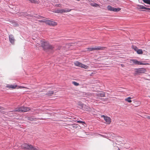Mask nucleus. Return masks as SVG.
Returning a JSON list of instances; mask_svg holds the SVG:
<instances>
[{
    "label": "nucleus",
    "mask_w": 150,
    "mask_h": 150,
    "mask_svg": "<svg viewBox=\"0 0 150 150\" xmlns=\"http://www.w3.org/2000/svg\"><path fill=\"white\" fill-rule=\"evenodd\" d=\"M130 63L132 65H134V64L137 65H144L145 64L135 59H131L130 60Z\"/></svg>",
    "instance_id": "nucleus-5"
},
{
    "label": "nucleus",
    "mask_w": 150,
    "mask_h": 150,
    "mask_svg": "<svg viewBox=\"0 0 150 150\" xmlns=\"http://www.w3.org/2000/svg\"><path fill=\"white\" fill-rule=\"evenodd\" d=\"M99 135L101 136H102L103 137H106V136H106V135H101V134H99Z\"/></svg>",
    "instance_id": "nucleus-34"
},
{
    "label": "nucleus",
    "mask_w": 150,
    "mask_h": 150,
    "mask_svg": "<svg viewBox=\"0 0 150 150\" xmlns=\"http://www.w3.org/2000/svg\"><path fill=\"white\" fill-rule=\"evenodd\" d=\"M14 26H17L18 25L17 23H15L13 25Z\"/></svg>",
    "instance_id": "nucleus-32"
},
{
    "label": "nucleus",
    "mask_w": 150,
    "mask_h": 150,
    "mask_svg": "<svg viewBox=\"0 0 150 150\" xmlns=\"http://www.w3.org/2000/svg\"><path fill=\"white\" fill-rule=\"evenodd\" d=\"M136 72L137 73H144L145 71L146 70L144 68H140L139 69H136Z\"/></svg>",
    "instance_id": "nucleus-11"
},
{
    "label": "nucleus",
    "mask_w": 150,
    "mask_h": 150,
    "mask_svg": "<svg viewBox=\"0 0 150 150\" xmlns=\"http://www.w3.org/2000/svg\"><path fill=\"white\" fill-rule=\"evenodd\" d=\"M147 118L149 119H150V116H147Z\"/></svg>",
    "instance_id": "nucleus-36"
},
{
    "label": "nucleus",
    "mask_w": 150,
    "mask_h": 150,
    "mask_svg": "<svg viewBox=\"0 0 150 150\" xmlns=\"http://www.w3.org/2000/svg\"><path fill=\"white\" fill-rule=\"evenodd\" d=\"M137 53L138 54H143V51L142 49H138L137 51Z\"/></svg>",
    "instance_id": "nucleus-19"
},
{
    "label": "nucleus",
    "mask_w": 150,
    "mask_h": 150,
    "mask_svg": "<svg viewBox=\"0 0 150 150\" xmlns=\"http://www.w3.org/2000/svg\"><path fill=\"white\" fill-rule=\"evenodd\" d=\"M45 23L49 25L52 26H55L57 25V23L54 21L49 20H47L45 21Z\"/></svg>",
    "instance_id": "nucleus-9"
},
{
    "label": "nucleus",
    "mask_w": 150,
    "mask_h": 150,
    "mask_svg": "<svg viewBox=\"0 0 150 150\" xmlns=\"http://www.w3.org/2000/svg\"><path fill=\"white\" fill-rule=\"evenodd\" d=\"M81 108L86 111L89 110L91 109L90 107L89 106L83 104H81Z\"/></svg>",
    "instance_id": "nucleus-10"
},
{
    "label": "nucleus",
    "mask_w": 150,
    "mask_h": 150,
    "mask_svg": "<svg viewBox=\"0 0 150 150\" xmlns=\"http://www.w3.org/2000/svg\"><path fill=\"white\" fill-rule=\"evenodd\" d=\"M74 65L78 67H80L85 69H87L88 66L86 65L83 64L78 61H76L74 62Z\"/></svg>",
    "instance_id": "nucleus-4"
},
{
    "label": "nucleus",
    "mask_w": 150,
    "mask_h": 150,
    "mask_svg": "<svg viewBox=\"0 0 150 150\" xmlns=\"http://www.w3.org/2000/svg\"><path fill=\"white\" fill-rule=\"evenodd\" d=\"M71 9L69 8H66L65 9H60L56 10L55 12L57 13H63L65 12H69L71 11Z\"/></svg>",
    "instance_id": "nucleus-6"
},
{
    "label": "nucleus",
    "mask_w": 150,
    "mask_h": 150,
    "mask_svg": "<svg viewBox=\"0 0 150 150\" xmlns=\"http://www.w3.org/2000/svg\"><path fill=\"white\" fill-rule=\"evenodd\" d=\"M32 150H39L36 147L34 146L33 147Z\"/></svg>",
    "instance_id": "nucleus-29"
},
{
    "label": "nucleus",
    "mask_w": 150,
    "mask_h": 150,
    "mask_svg": "<svg viewBox=\"0 0 150 150\" xmlns=\"http://www.w3.org/2000/svg\"><path fill=\"white\" fill-rule=\"evenodd\" d=\"M40 43L41 46L44 49H52L53 48V46L50 45L47 42L41 40L40 41Z\"/></svg>",
    "instance_id": "nucleus-1"
},
{
    "label": "nucleus",
    "mask_w": 150,
    "mask_h": 150,
    "mask_svg": "<svg viewBox=\"0 0 150 150\" xmlns=\"http://www.w3.org/2000/svg\"><path fill=\"white\" fill-rule=\"evenodd\" d=\"M144 2L150 5V0H143Z\"/></svg>",
    "instance_id": "nucleus-23"
},
{
    "label": "nucleus",
    "mask_w": 150,
    "mask_h": 150,
    "mask_svg": "<svg viewBox=\"0 0 150 150\" xmlns=\"http://www.w3.org/2000/svg\"><path fill=\"white\" fill-rule=\"evenodd\" d=\"M133 49L136 52L138 49V48L135 46H133Z\"/></svg>",
    "instance_id": "nucleus-27"
},
{
    "label": "nucleus",
    "mask_w": 150,
    "mask_h": 150,
    "mask_svg": "<svg viewBox=\"0 0 150 150\" xmlns=\"http://www.w3.org/2000/svg\"><path fill=\"white\" fill-rule=\"evenodd\" d=\"M81 104H82L81 103H79V104H78V105L80 106V108H81Z\"/></svg>",
    "instance_id": "nucleus-35"
},
{
    "label": "nucleus",
    "mask_w": 150,
    "mask_h": 150,
    "mask_svg": "<svg viewBox=\"0 0 150 150\" xmlns=\"http://www.w3.org/2000/svg\"><path fill=\"white\" fill-rule=\"evenodd\" d=\"M54 93V92L53 91H49L48 93L46 94V95L48 96H51Z\"/></svg>",
    "instance_id": "nucleus-18"
},
{
    "label": "nucleus",
    "mask_w": 150,
    "mask_h": 150,
    "mask_svg": "<svg viewBox=\"0 0 150 150\" xmlns=\"http://www.w3.org/2000/svg\"><path fill=\"white\" fill-rule=\"evenodd\" d=\"M9 38L10 42H11L12 44H14L15 41V39L13 35H10L9 36Z\"/></svg>",
    "instance_id": "nucleus-14"
},
{
    "label": "nucleus",
    "mask_w": 150,
    "mask_h": 150,
    "mask_svg": "<svg viewBox=\"0 0 150 150\" xmlns=\"http://www.w3.org/2000/svg\"><path fill=\"white\" fill-rule=\"evenodd\" d=\"M87 49H88V50L89 51H92L93 50H95L94 47L88 48Z\"/></svg>",
    "instance_id": "nucleus-22"
},
{
    "label": "nucleus",
    "mask_w": 150,
    "mask_h": 150,
    "mask_svg": "<svg viewBox=\"0 0 150 150\" xmlns=\"http://www.w3.org/2000/svg\"><path fill=\"white\" fill-rule=\"evenodd\" d=\"M25 120L26 121L29 120L31 121H33L34 120V119L31 117H25Z\"/></svg>",
    "instance_id": "nucleus-16"
},
{
    "label": "nucleus",
    "mask_w": 150,
    "mask_h": 150,
    "mask_svg": "<svg viewBox=\"0 0 150 150\" xmlns=\"http://www.w3.org/2000/svg\"><path fill=\"white\" fill-rule=\"evenodd\" d=\"M132 98L130 97H128L125 99V100L129 103H131L132 102V100H131Z\"/></svg>",
    "instance_id": "nucleus-17"
},
{
    "label": "nucleus",
    "mask_w": 150,
    "mask_h": 150,
    "mask_svg": "<svg viewBox=\"0 0 150 150\" xmlns=\"http://www.w3.org/2000/svg\"><path fill=\"white\" fill-rule=\"evenodd\" d=\"M17 86L16 85L8 84L6 86V87L9 88L10 89H15Z\"/></svg>",
    "instance_id": "nucleus-15"
},
{
    "label": "nucleus",
    "mask_w": 150,
    "mask_h": 150,
    "mask_svg": "<svg viewBox=\"0 0 150 150\" xmlns=\"http://www.w3.org/2000/svg\"><path fill=\"white\" fill-rule=\"evenodd\" d=\"M30 110V108L22 107H21L17 108L15 109L14 110L12 111V112H24L28 111Z\"/></svg>",
    "instance_id": "nucleus-2"
},
{
    "label": "nucleus",
    "mask_w": 150,
    "mask_h": 150,
    "mask_svg": "<svg viewBox=\"0 0 150 150\" xmlns=\"http://www.w3.org/2000/svg\"><path fill=\"white\" fill-rule=\"evenodd\" d=\"M138 8H139L141 9H147V8L144 7L142 5H138Z\"/></svg>",
    "instance_id": "nucleus-20"
},
{
    "label": "nucleus",
    "mask_w": 150,
    "mask_h": 150,
    "mask_svg": "<svg viewBox=\"0 0 150 150\" xmlns=\"http://www.w3.org/2000/svg\"><path fill=\"white\" fill-rule=\"evenodd\" d=\"M121 66L122 67H125V65L124 64H121Z\"/></svg>",
    "instance_id": "nucleus-33"
},
{
    "label": "nucleus",
    "mask_w": 150,
    "mask_h": 150,
    "mask_svg": "<svg viewBox=\"0 0 150 150\" xmlns=\"http://www.w3.org/2000/svg\"><path fill=\"white\" fill-rule=\"evenodd\" d=\"M19 88H27V87H24V86H19Z\"/></svg>",
    "instance_id": "nucleus-30"
},
{
    "label": "nucleus",
    "mask_w": 150,
    "mask_h": 150,
    "mask_svg": "<svg viewBox=\"0 0 150 150\" xmlns=\"http://www.w3.org/2000/svg\"><path fill=\"white\" fill-rule=\"evenodd\" d=\"M107 8L108 10L110 11H113L115 12H117L121 10V8H116L112 7L110 5H109L108 6Z\"/></svg>",
    "instance_id": "nucleus-7"
},
{
    "label": "nucleus",
    "mask_w": 150,
    "mask_h": 150,
    "mask_svg": "<svg viewBox=\"0 0 150 150\" xmlns=\"http://www.w3.org/2000/svg\"><path fill=\"white\" fill-rule=\"evenodd\" d=\"M46 20H44L39 21L40 22H43L45 23V21Z\"/></svg>",
    "instance_id": "nucleus-31"
},
{
    "label": "nucleus",
    "mask_w": 150,
    "mask_h": 150,
    "mask_svg": "<svg viewBox=\"0 0 150 150\" xmlns=\"http://www.w3.org/2000/svg\"><path fill=\"white\" fill-rule=\"evenodd\" d=\"M91 5L93 6H95V7H97L98 6V5L96 3H91Z\"/></svg>",
    "instance_id": "nucleus-24"
},
{
    "label": "nucleus",
    "mask_w": 150,
    "mask_h": 150,
    "mask_svg": "<svg viewBox=\"0 0 150 150\" xmlns=\"http://www.w3.org/2000/svg\"><path fill=\"white\" fill-rule=\"evenodd\" d=\"M106 49V47L101 46H96L94 47V50H104Z\"/></svg>",
    "instance_id": "nucleus-13"
},
{
    "label": "nucleus",
    "mask_w": 150,
    "mask_h": 150,
    "mask_svg": "<svg viewBox=\"0 0 150 150\" xmlns=\"http://www.w3.org/2000/svg\"><path fill=\"white\" fill-rule=\"evenodd\" d=\"M105 96V93L104 92L99 93L97 94V98L98 99H101V97Z\"/></svg>",
    "instance_id": "nucleus-12"
},
{
    "label": "nucleus",
    "mask_w": 150,
    "mask_h": 150,
    "mask_svg": "<svg viewBox=\"0 0 150 150\" xmlns=\"http://www.w3.org/2000/svg\"><path fill=\"white\" fill-rule=\"evenodd\" d=\"M72 84L76 86H78L79 85V83L75 81H73Z\"/></svg>",
    "instance_id": "nucleus-26"
},
{
    "label": "nucleus",
    "mask_w": 150,
    "mask_h": 150,
    "mask_svg": "<svg viewBox=\"0 0 150 150\" xmlns=\"http://www.w3.org/2000/svg\"><path fill=\"white\" fill-rule=\"evenodd\" d=\"M30 2L33 3H36L37 1H35V0H28Z\"/></svg>",
    "instance_id": "nucleus-28"
},
{
    "label": "nucleus",
    "mask_w": 150,
    "mask_h": 150,
    "mask_svg": "<svg viewBox=\"0 0 150 150\" xmlns=\"http://www.w3.org/2000/svg\"><path fill=\"white\" fill-rule=\"evenodd\" d=\"M5 108L3 107H0V112L1 113H3L4 111V110H5Z\"/></svg>",
    "instance_id": "nucleus-21"
},
{
    "label": "nucleus",
    "mask_w": 150,
    "mask_h": 150,
    "mask_svg": "<svg viewBox=\"0 0 150 150\" xmlns=\"http://www.w3.org/2000/svg\"><path fill=\"white\" fill-rule=\"evenodd\" d=\"M33 147L32 145L29 144L24 143L21 145V147L23 150H32Z\"/></svg>",
    "instance_id": "nucleus-3"
},
{
    "label": "nucleus",
    "mask_w": 150,
    "mask_h": 150,
    "mask_svg": "<svg viewBox=\"0 0 150 150\" xmlns=\"http://www.w3.org/2000/svg\"><path fill=\"white\" fill-rule=\"evenodd\" d=\"M77 122L82 123L83 125L85 124L86 123L80 120L77 121Z\"/></svg>",
    "instance_id": "nucleus-25"
},
{
    "label": "nucleus",
    "mask_w": 150,
    "mask_h": 150,
    "mask_svg": "<svg viewBox=\"0 0 150 150\" xmlns=\"http://www.w3.org/2000/svg\"><path fill=\"white\" fill-rule=\"evenodd\" d=\"M101 117H103L106 122L105 123L107 124H110L111 122V119L110 117L104 115H102Z\"/></svg>",
    "instance_id": "nucleus-8"
}]
</instances>
